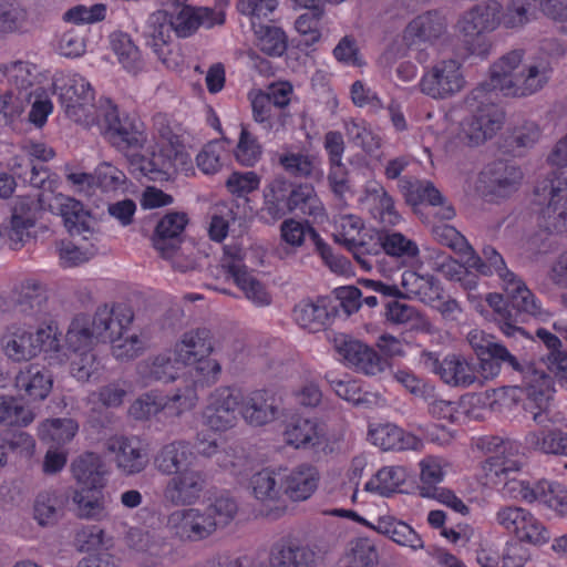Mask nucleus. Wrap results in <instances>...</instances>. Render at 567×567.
Wrapping results in <instances>:
<instances>
[{"label":"nucleus","instance_id":"obj_44","mask_svg":"<svg viewBox=\"0 0 567 567\" xmlns=\"http://www.w3.org/2000/svg\"><path fill=\"white\" fill-rule=\"evenodd\" d=\"M53 385L52 375L39 365L30 364L16 377V386L30 400H44Z\"/></svg>","mask_w":567,"mask_h":567},{"label":"nucleus","instance_id":"obj_40","mask_svg":"<svg viewBox=\"0 0 567 567\" xmlns=\"http://www.w3.org/2000/svg\"><path fill=\"white\" fill-rule=\"evenodd\" d=\"M437 240L460 255L465 262L482 272H489L488 267L483 262L482 257L470 245L467 239L453 226L442 225L434 228Z\"/></svg>","mask_w":567,"mask_h":567},{"label":"nucleus","instance_id":"obj_55","mask_svg":"<svg viewBox=\"0 0 567 567\" xmlns=\"http://www.w3.org/2000/svg\"><path fill=\"white\" fill-rule=\"evenodd\" d=\"M257 48L269 56H281L288 47V39L281 28L259 25L255 30Z\"/></svg>","mask_w":567,"mask_h":567},{"label":"nucleus","instance_id":"obj_58","mask_svg":"<svg viewBox=\"0 0 567 567\" xmlns=\"http://www.w3.org/2000/svg\"><path fill=\"white\" fill-rule=\"evenodd\" d=\"M382 245L384 254L402 261L413 260L420 252L414 240L398 231L382 234Z\"/></svg>","mask_w":567,"mask_h":567},{"label":"nucleus","instance_id":"obj_57","mask_svg":"<svg viewBox=\"0 0 567 567\" xmlns=\"http://www.w3.org/2000/svg\"><path fill=\"white\" fill-rule=\"evenodd\" d=\"M34 419L33 412L21 400L13 396H0V423L10 426H27Z\"/></svg>","mask_w":567,"mask_h":567},{"label":"nucleus","instance_id":"obj_52","mask_svg":"<svg viewBox=\"0 0 567 567\" xmlns=\"http://www.w3.org/2000/svg\"><path fill=\"white\" fill-rule=\"evenodd\" d=\"M252 118L264 130L272 131L284 123V112L278 110L262 90L249 94Z\"/></svg>","mask_w":567,"mask_h":567},{"label":"nucleus","instance_id":"obj_42","mask_svg":"<svg viewBox=\"0 0 567 567\" xmlns=\"http://www.w3.org/2000/svg\"><path fill=\"white\" fill-rule=\"evenodd\" d=\"M528 449L548 454L567 457V432L557 427L543 426L525 435Z\"/></svg>","mask_w":567,"mask_h":567},{"label":"nucleus","instance_id":"obj_63","mask_svg":"<svg viewBox=\"0 0 567 567\" xmlns=\"http://www.w3.org/2000/svg\"><path fill=\"white\" fill-rule=\"evenodd\" d=\"M127 545L140 553L148 554L154 557L152 566H156L162 561L163 548L154 540L153 536L148 532L142 528L132 527L126 534Z\"/></svg>","mask_w":567,"mask_h":567},{"label":"nucleus","instance_id":"obj_18","mask_svg":"<svg viewBox=\"0 0 567 567\" xmlns=\"http://www.w3.org/2000/svg\"><path fill=\"white\" fill-rule=\"evenodd\" d=\"M465 83L462 64L455 59H447L424 71L419 87L423 94L434 100H445L462 91Z\"/></svg>","mask_w":567,"mask_h":567},{"label":"nucleus","instance_id":"obj_11","mask_svg":"<svg viewBox=\"0 0 567 567\" xmlns=\"http://www.w3.org/2000/svg\"><path fill=\"white\" fill-rule=\"evenodd\" d=\"M243 401V392L230 386L217 388L208 399V404L203 411V423L213 434L199 432L197 434L196 449L204 456L217 453V432L233 429L238 421L239 405Z\"/></svg>","mask_w":567,"mask_h":567},{"label":"nucleus","instance_id":"obj_6","mask_svg":"<svg viewBox=\"0 0 567 567\" xmlns=\"http://www.w3.org/2000/svg\"><path fill=\"white\" fill-rule=\"evenodd\" d=\"M134 320L132 308L122 302L99 306L94 313L96 338L109 341L112 354L120 361L137 358L145 349L144 341L135 333L127 334Z\"/></svg>","mask_w":567,"mask_h":567},{"label":"nucleus","instance_id":"obj_27","mask_svg":"<svg viewBox=\"0 0 567 567\" xmlns=\"http://www.w3.org/2000/svg\"><path fill=\"white\" fill-rule=\"evenodd\" d=\"M280 475L282 492L293 502L309 499L318 488L320 473L317 466L310 463H300L297 466L284 470Z\"/></svg>","mask_w":567,"mask_h":567},{"label":"nucleus","instance_id":"obj_51","mask_svg":"<svg viewBox=\"0 0 567 567\" xmlns=\"http://www.w3.org/2000/svg\"><path fill=\"white\" fill-rule=\"evenodd\" d=\"M368 198L373 202V215L384 226H395L400 223L401 216L395 209L393 198L386 193L384 187L373 182L365 188Z\"/></svg>","mask_w":567,"mask_h":567},{"label":"nucleus","instance_id":"obj_62","mask_svg":"<svg viewBox=\"0 0 567 567\" xmlns=\"http://www.w3.org/2000/svg\"><path fill=\"white\" fill-rule=\"evenodd\" d=\"M7 81L9 90L25 91L32 86V73L30 64L24 61H16L0 65V83Z\"/></svg>","mask_w":567,"mask_h":567},{"label":"nucleus","instance_id":"obj_46","mask_svg":"<svg viewBox=\"0 0 567 567\" xmlns=\"http://www.w3.org/2000/svg\"><path fill=\"white\" fill-rule=\"evenodd\" d=\"M316 561V551L309 546L278 543L270 553L272 567H310Z\"/></svg>","mask_w":567,"mask_h":567},{"label":"nucleus","instance_id":"obj_31","mask_svg":"<svg viewBox=\"0 0 567 567\" xmlns=\"http://www.w3.org/2000/svg\"><path fill=\"white\" fill-rule=\"evenodd\" d=\"M368 439L383 451H417L423 446L420 437L390 422L370 424Z\"/></svg>","mask_w":567,"mask_h":567},{"label":"nucleus","instance_id":"obj_56","mask_svg":"<svg viewBox=\"0 0 567 567\" xmlns=\"http://www.w3.org/2000/svg\"><path fill=\"white\" fill-rule=\"evenodd\" d=\"M278 163L286 173L296 178H310L317 175L316 158L306 153H282Z\"/></svg>","mask_w":567,"mask_h":567},{"label":"nucleus","instance_id":"obj_49","mask_svg":"<svg viewBox=\"0 0 567 567\" xmlns=\"http://www.w3.org/2000/svg\"><path fill=\"white\" fill-rule=\"evenodd\" d=\"M406 477L408 472L404 466H383L367 482L365 489L389 497L401 491Z\"/></svg>","mask_w":567,"mask_h":567},{"label":"nucleus","instance_id":"obj_21","mask_svg":"<svg viewBox=\"0 0 567 567\" xmlns=\"http://www.w3.org/2000/svg\"><path fill=\"white\" fill-rule=\"evenodd\" d=\"M169 534L184 543H196L208 538L217 528L216 519L198 508H183L167 516Z\"/></svg>","mask_w":567,"mask_h":567},{"label":"nucleus","instance_id":"obj_53","mask_svg":"<svg viewBox=\"0 0 567 567\" xmlns=\"http://www.w3.org/2000/svg\"><path fill=\"white\" fill-rule=\"evenodd\" d=\"M538 7L540 0H511L504 10L501 9V24L507 29L520 28L536 17Z\"/></svg>","mask_w":567,"mask_h":567},{"label":"nucleus","instance_id":"obj_35","mask_svg":"<svg viewBox=\"0 0 567 567\" xmlns=\"http://www.w3.org/2000/svg\"><path fill=\"white\" fill-rule=\"evenodd\" d=\"M197 460L193 446L186 441H173L162 446L154 458L157 470L172 475L195 465Z\"/></svg>","mask_w":567,"mask_h":567},{"label":"nucleus","instance_id":"obj_60","mask_svg":"<svg viewBox=\"0 0 567 567\" xmlns=\"http://www.w3.org/2000/svg\"><path fill=\"white\" fill-rule=\"evenodd\" d=\"M234 155L238 164L245 167H254L261 158V144L258 138L244 126L241 127Z\"/></svg>","mask_w":567,"mask_h":567},{"label":"nucleus","instance_id":"obj_3","mask_svg":"<svg viewBox=\"0 0 567 567\" xmlns=\"http://www.w3.org/2000/svg\"><path fill=\"white\" fill-rule=\"evenodd\" d=\"M482 449L495 454L488 456L482 465L486 484L497 487L504 485L505 493L512 498L528 504L539 503L567 518V487L558 482L537 480L534 482L515 480L513 474L520 468V462L511 450V443L498 436L482 440Z\"/></svg>","mask_w":567,"mask_h":567},{"label":"nucleus","instance_id":"obj_14","mask_svg":"<svg viewBox=\"0 0 567 567\" xmlns=\"http://www.w3.org/2000/svg\"><path fill=\"white\" fill-rule=\"evenodd\" d=\"M61 106L73 122L92 127L97 120L100 103H93L94 90L90 82L78 73H68L54 79Z\"/></svg>","mask_w":567,"mask_h":567},{"label":"nucleus","instance_id":"obj_7","mask_svg":"<svg viewBox=\"0 0 567 567\" xmlns=\"http://www.w3.org/2000/svg\"><path fill=\"white\" fill-rule=\"evenodd\" d=\"M281 435L287 446L318 457L339 452L344 441L342 429L329 427L320 417L301 414H293L285 421Z\"/></svg>","mask_w":567,"mask_h":567},{"label":"nucleus","instance_id":"obj_25","mask_svg":"<svg viewBox=\"0 0 567 567\" xmlns=\"http://www.w3.org/2000/svg\"><path fill=\"white\" fill-rule=\"evenodd\" d=\"M188 221L187 214L182 212H169L158 220L152 243L163 258L169 259L177 252Z\"/></svg>","mask_w":567,"mask_h":567},{"label":"nucleus","instance_id":"obj_29","mask_svg":"<svg viewBox=\"0 0 567 567\" xmlns=\"http://www.w3.org/2000/svg\"><path fill=\"white\" fill-rule=\"evenodd\" d=\"M446 20L437 10L416 16L403 31V40L411 48L419 44H433L446 31Z\"/></svg>","mask_w":567,"mask_h":567},{"label":"nucleus","instance_id":"obj_20","mask_svg":"<svg viewBox=\"0 0 567 567\" xmlns=\"http://www.w3.org/2000/svg\"><path fill=\"white\" fill-rule=\"evenodd\" d=\"M132 166L140 171L141 176L154 182L167 179L174 173H181L185 176H192L195 173L192 156L185 144L166 152L163 156L151 158L138 156L133 159Z\"/></svg>","mask_w":567,"mask_h":567},{"label":"nucleus","instance_id":"obj_12","mask_svg":"<svg viewBox=\"0 0 567 567\" xmlns=\"http://www.w3.org/2000/svg\"><path fill=\"white\" fill-rule=\"evenodd\" d=\"M534 202L542 208L538 226L545 231H567V178L563 172L553 171L539 179L534 189Z\"/></svg>","mask_w":567,"mask_h":567},{"label":"nucleus","instance_id":"obj_17","mask_svg":"<svg viewBox=\"0 0 567 567\" xmlns=\"http://www.w3.org/2000/svg\"><path fill=\"white\" fill-rule=\"evenodd\" d=\"M246 251L240 244L234 243L224 246L221 267L234 284L244 292L245 297L256 306H268L271 296L266 287L254 276L252 270L245 264Z\"/></svg>","mask_w":567,"mask_h":567},{"label":"nucleus","instance_id":"obj_48","mask_svg":"<svg viewBox=\"0 0 567 567\" xmlns=\"http://www.w3.org/2000/svg\"><path fill=\"white\" fill-rule=\"evenodd\" d=\"M399 188L408 204L412 206L429 204L443 205L444 198L432 182L404 176L399 181Z\"/></svg>","mask_w":567,"mask_h":567},{"label":"nucleus","instance_id":"obj_10","mask_svg":"<svg viewBox=\"0 0 567 567\" xmlns=\"http://www.w3.org/2000/svg\"><path fill=\"white\" fill-rule=\"evenodd\" d=\"M94 126L104 138L118 152L132 155L131 163L140 155L147 142L145 124L135 115L121 114L116 104L110 99L100 100V111Z\"/></svg>","mask_w":567,"mask_h":567},{"label":"nucleus","instance_id":"obj_19","mask_svg":"<svg viewBox=\"0 0 567 567\" xmlns=\"http://www.w3.org/2000/svg\"><path fill=\"white\" fill-rule=\"evenodd\" d=\"M497 524L518 544H546L550 536L545 525L529 511L519 506H504L496 513Z\"/></svg>","mask_w":567,"mask_h":567},{"label":"nucleus","instance_id":"obj_4","mask_svg":"<svg viewBox=\"0 0 567 567\" xmlns=\"http://www.w3.org/2000/svg\"><path fill=\"white\" fill-rule=\"evenodd\" d=\"M476 357L478 359L477 372L485 380L495 379L501 373L503 365L519 372L522 375L520 389L526 395L525 410L533 414L534 421L539 425L555 422L549 416L550 401L555 392L554 379L543 368H538L534 362L520 364L517 358L502 343Z\"/></svg>","mask_w":567,"mask_h":567},{"label":"nucleus","instance_id":"obj_54","mask_svg":"<svg viewBox=\"0 0 567 567\" xmlns=\"http://www.w3.org/2000/svg\"><path fill=\"white\" fill-rule=\"evenodd\" d=\"M348 250L353 255L361 269L370 271L378 262V256L383 251L382 235L368 236L364 233Z\"/></svg>","mask_w":567,"mask_h":567},{"label":"nucleus","instance_id":"obj_2","mask_svg":"<svg viewBox=\"0 0 567 567\" xmlns=\"http://www.w3.org/2000/svg\"><path fill=\"white\" fill-rule=\"evenodd\" d=\"M482 260L491 270L489 272H482L465 262L464 274L460 275L456 281L468 291V298H471L473 297L472 291L477 288L478 275L496 274L502 280L506 299L496 292L486 296V302L493 309L494 321L506 337L520 334L529 338L527 332L518 327V323L525 322L527 317H539L542 315L540 301L526 284L506 267L503 256L494 247L485 246L483 248Z\"/></svg>","mask_w":567,"mask_h":567},{"label":"nucleus","instance_id":"obj_16","mask_svg":"<svg viewBox=\"0 0 567 567\" xmlns=\"http://www.w3.org/2000/svg\"><path fill=\"white\" fill-rule=\"evenodd\" d=\"M198 400L194 389L178 390L174 395H164L151 390L136 398L128 408V415L135 421L161 420V416H177L193 409Z\"/></svg>","mask_w":567,"mask_h":567},{"label":"nucleus","instance_id":"obj_8","mask_svg":"<svg viewBox=\"0 0 567 567\" xmlns=\"http://www.w3.org/2000/svg\"><path fill=\"white\" fill-rule=\"evenodd\" d=\"M94 337V317L76 315L66 331L65 346L61 343L60 358L53 357L52 362L61 364L70 361V372L78 381L91 380L101 365L92 349Z\"/></svg>","mask_w":567,"mask_h":567},{"label":"nucleus","instance_id":"obj_38","mask_svg":"<svg viewBox=\"0 0 567 567\" xmlns=\"http://www.w3.org/2000/svg\"><path fill=\"white\" fill-rule=\"evenodd\" d=\"M338 352L349 367L365 374H375L381 370L377 351L358 340H344L338 346Z\"/></svg>","mask_w":567,"mask_h":567},{"label":"nucleus","instance_id":"obj_32","mask_svg":"<svg viewBox=\"0 0 567 567\" xmlns=\"http://www.w3.org/2000/svg\"><path fill=\"white\" fill-rule=\"evenodd\" d=\"M151 47L157 58L167 69H176L182 59L177 52H174L171 44L174 27L168 19V14L156 12L150 18Z\"/></svg>","mask_w":567,"mask_h":567},{"label":"nucleus","instance_id":"obj_28","mask_svg":"<svg viewBox=\"0 0 567 567\" xmlns=\"http://www.w3.org/2000/svg\"><path fill=\"white\" fill-rule=\"evenodd\" d=\"M168 19L174 27V32L179 38L192 35L199 27L213 28L225 22V16L221 12H216L210 8H195L188 4L168 13Z\"/></svg>","mask_w":567,"mask_h":567},{"label":"nucleus","instance_id":"obj_5","mask_svg":"<svg viewBox=\"0 0 567 567\" xmlns=\"http://www.w3.org/2000/svg\"><path fill=\"white\" fill-rule=\"evenodd\" d=\"M213 350L212 333L206 328L187 331L175 343L173 355L192 382L185 388L194 389L197 393L198 388L209 386L218 380L221 367L210 358Z\"/></svg>","mask_w":567,"mask_h":567},{"label":"nucleus","instance_id":"obj_39","mask_svg":"<svg viewBox=\"0 0 567 567\" xmlns=\"http://www.w3.org/2000/svg\"><path fill=\"white\" fill-rule=\"evenodd\" d=\"M48 301L45 287L35 279H27L16 290L14 311L38 319Z\"/></svg>","mask_w":567,"mask_h":567},{"label":"nucleus","instance_id":"obj_26","mask_svg":"<svg viewBox=\"0 0 567 567\" xmlns=\"http://www.w3.org/2000/svg\"><path fill=\"white\" fill-rule=\"evenodd\" d=\"M107 450L115 455L117 468L126 475L141 473L148 464L147 450L136 436L111 437Z\"/></svg>","mask_w":567,"mask_h":567},{"label":"nucleus","instance_id":"obj_64","mask_svg":"<svg viewBox=\"0 0 567 567\" xmlns=\"http://www.w3.org/2000/svg\"><path fill=\"white\" fill-rule=\"evenodd\" d=\"M347 134L365 153H373L381 147V138L373 133L364 120L351 121L346 125Z\"/></svg>","mask_w":567,"mask_h":567},{"label":"nucleus","instance_id":"obj_37","mask_svg":"<svg viewBox=\"0 0 567 567\" xmlns=\"http://www.w3.org/2000/svg\"><path fill=\"white\" fill-rule=\"evenodd\" d=\"M401 287L408 298H415L423 303L434 306L443 298L441 282L432 275H420L414 270H404L401 276Z\"/></svg>","mask_w":567,"mask_h":567},{"label":"nucleus","instance_id":"obj_30","mask_svg":"<svg viewBox=\"0 0 567 567\" xmlns=\"http://www.w3.org/2000/svg\"><path fill=\"white\" fill-rule=\"evenodd\" d=\"M279 409L276 399L266 389H258L243 395L239 405V414L250 426H264L271 423L278 416Z\"/></svg>","mask_w":567,"mask_h":567},{"label":"nucleus","instance_id":"obj_1","mask_svg":"<svg viewBox=\"0 0 567 567\" xmlns=\"http://www.w3.org/2000/svg\"><path fill=\"white\" fill-rule=\"evenodd\" d=\"M524 50L516 49L501 56L489 68V82L480 83L465 97L472 114L458 126L455 140L466 146H478L491 140L504 123V113L492 102V91L505 96L524 97L540 91L554 71L549 56H537L530 63L520 64Z\"/></svg>","mask_w":567,"mask_h":567},{"label":"nucleus","instance_id":"obj_23","mask_svg":"<svg viewBox=\"0 0 567 567\" xmlns=\"http://www.w3.org/2000/svg\"><path fill=\"white\" fill-rule=\"evenodd\" d=\"M425 365L450 386L468 388L477 380L476 367L461 354L450 353L442 360L433 352L423 354Z\"/></svg>","mask_w":567,"mask_h":567},{"label":"nucleus","instance_id":"obj_45","mask_svg":"<svg viewBox=\"0 0 567 567\" xmlns=\"http://www.w3.org/2000/svg\"><path fill=\"white\" fill-rule=\"evenodd\" d=\"M289 206V213L299 212L316 223L327 217L326 208L311 184H292Z\"/></svg>","mask_w":567,"mask_h":567},{"label":"nucleus","instance_id":"obj_22","mask_svg":"<svg viewBox=\"0 0 567 567\" xmlns=\"http://www.w3.org/2000/svg\"><path fill=\"white\" fill-rule=\"evenodd\" d=\"M523 179L519 167L504 161L488 164L480 175L482 194L488 202H498L514 194Z\"/></svg>","mask_w":567,"mask_h":567},{"label":"nucleus","instance_id":"obj_61","mask_svg":"<svg viewBox=\"0 0 567 567\" xmlns=\"http://www.w3.org/2000/svg\"><path fill=\"white\" fill-rule=\"evenodd\" d=\"M112 48L127 72L136 74L142 69L140 50L126 34L113 38Z\"/></svg>","mask_w":567,"mask_h":567},{"label":"nucleus","instance_id":"obj_47","mask_svg":"<svg viewBox=\"0 0 567 567\" xmlns=\"http://www.w3.org/2000/svg\"><path fill=\"white\" fill-rule=\"evenodd\" d=\"M183 368L173 355V351L161 353L148 361L137 365L138 374L147 381L169 382L178 378Z\"/></svg>","mask_w":567,"mask_h":567},{"label":"nucleus","instance_id":"obj_34","mask_svg":"<svg viewBox=\"0 0 567 567\" xmlns=\"http://www.w3.org/2000/svg\"><path fill=\"white\" fill-rule=\"evenodd\" d=\"M329 300L319 297L316 300L310 298L301 299L292 310V317L298 326L310 332L322 330L330 323L334 316V308L329 309Z\"/></svg>","mask_w":567,"mask_h":567},{"label":"nucleus","instance_id":"obj_43","mask_svg":"<svg viewBox=\"0 0 567 567\" xmlns=\"http://www.w3.org/2000/svg\"><path fill=\"white\" fill-rule=\"evenodd\" d=\"M373 529L379 534L389 537L398 545L409 547L413 550L421 549L424 546L421 536L412 528V526L392 515L379 517Z\"/></svg>","mask_w":567,"mask_h":567},{"label":"nucleus","instance_id":"obj_13","mask_svg":"<svg viewBox=\"0 0 567 567\" xmlns=\"http://www.w3.org/2000/svg\"><path fill=\"white\" fill-rule=\"evenodd\" d=\"M29 184L41 193L38 194V200L22 199L20 200L11 216V227L9 230V239L16 245H22L30 236V229L35 226L39 214V206H45L53 193V186L56 179L52 177L48 167L42 164H32L29 177L25 178Z\"/></svg>","mask_w":567,"mask_h":567},{"label":"nucleus","instance_id":"obj_33","mask_svg":"<svg viewBox=\"0 0 567 567\" xmlns=\"http://www.w3.org/2000/svg\"><path fill=\"white\" fill-rule=\"evenodd\" d=\"M71 473L79 485L101 492L106 485L107 468L99 454L85 452L71 464Z\"/></svg>","mask_w":567,"mask_h":567},{"label":"nucleus","instance_id":"obj_41","mask_svg":"<svg viewBox=\"0 0 567 567\" xmlns=\"http://www.w3.org/2000/svg\"><path fill=\"white\" fill-rule=\"evenodd\" d=\"M47 206L62 217L69 233L81 234L86 229V213L81 202L62 194H53Z\"/></svg>","mask_w":567,"mask_h":567},{"label":"nucleus","instance_id":"obj_36","mask_svg":"<svg viewBox=\"0 0 567 567\" xmlns=\"http://www.w3.org/2000/svg\"><path fill=\"white\" fill-rule=\"evenodd\" d=\"M291 187L292 183L282 175L266 185L261 213L267 221H277L289 213Z\"/></svg>","mask_w":567,"mask_h":567},{"label":"nucleus","instance_id":"obj_15","mask_svg":"<svg viewBox=\"0 0 567 567\" xmlns=\"http://www.w3.org/2000/svg\"><path fill=\"white\" fill-rule=\"evenodd\" d=\"M501 9L499 2L488 1L474 6L462 16L458 25L465 37L466 56L485 59L489 54L492 43L486 34L501 24Z\"/></svg>","mask_w":567,"mask_h":567},{"label":"nucleus","instance_id":"obj_50","mask_svg":"<svg viewBox=\"0 0 567 567\" xmlns=\"http://www.w3.org/2000/svg\"><path fill=\"white\" fill-rule=\"evenodd\" d=\"M79 424L72 419H48L39 426V437L51 447H61L73 440Z\"/></svg>","mask_w":567,"mask_h":567},{"label":"nucleus","instance_id":"obj_9","mask_svg":"<svg viewBox=\"0 0 567 567\" xmlns=\"http://www.w3.org/2000/svg\"><path fill=\"white\" fill-rule=\"evenodd\" d=\"M61 337L58 323L53 320L40 326L35 331L30 327L11 324L1 338L4 354L14 362L29 361L40 353L53 364L52 358L61 352Z\"/></svg>","mask_w":567,"mask_h":567},{"label":"nucleus","instance_id":"obj_24","mask_svg":"<svg viewBox=\"0 0 567 567\" xmlns=\"http://www.w3.org/2000/svg\"><path fill=\"white\" fill-rule=\"evenodd\" d=\"M205 486V472L194 465L174 474L164 488V497L175 506H192L199 501Z\"/></svg>","mask_w":567,"mask_h":567},{"label":"nucleus","instance_id":"obj_59","mask_svg":"<svg viewBox=\"0 0 567 567\" xmlns=\"http://www.w3.org/2000/svg\"><path fill=\"white\" fill-rule=\"evenodd\" d=\"M364 234V224L359 216L348 214L334 219V239L347 249Z\"/></svg>","mask_w":567,"mask_h":567}]
</instances>
